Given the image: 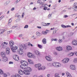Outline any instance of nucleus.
<instances>
[{
  "instance_id": "nucleus-1",
  "label": "nucleus",
  "mask_w": 77,
  "mask_h": 77,
  "mask_svg": "<svg viewBox=\"0 0 77 77\" xmlns=\"http://www.w3.org/2000/svg\"><path fill=\"white\" fill-rule=\"evenodd\" d=\"M35 66L36 68H38V70H44L45 69V67L44 66H41V64L40 63L37 64L35 65Z\"/></svg>"
},
{
  "instance_id": "nucleus-2",
  "label": "nucleus",
  "mask_w": 77,
  "mask_h": 77,
  "mask_svg": "<svg viewBox=\"0 0 77 77\" xmlns=\"http://www.w3.org/2000/svg\"><path fill=\"white\" fill-rule=\"evenodd\" d=\"M19 48L20 50H23V49L25 50L26 49V45H19Z\"/></svg>"
},
{
  "instance_id": "nucleus-3",
  "label": "nucleus",
  "mask_w": 77,
  "mask_h": 77,
  "mask_svg": "<svg viewBox=\"0 0 77 77\" xmlns=\"http://www.w3.org/2000/svg\"><path fill=\"white\" fill-rule=\"evenodd\" d=\"M11 50H12L13 52H15V50L18 49V47L17 46L14 47L13 46L11 47Z\"/></svg>"
},
{
  "instance_id": "nucleus-4",
  "label": "nucleus",
  "mask_w": 77,
  "mask_h": 77,
  "mask_svg": "<svg viewBox=\"0 0 77 77\" xmlns=\"http://www.w3.org/2000/svg\"><path fill=\"white\" fill-rule=\"evenodd\" d=\"M23 73L25 74V75H29L30 74V72L29 71H28L27 70H23Z\"/></svg>"
},
{
  "instance_id": "nucleus-5",
  "label": "nucleus",
  "mask_w": 77,
  "mask_h": 77,
  "mask_svg": "<svg viewBox=\"0 0 77 77\" xmlns=\"http://www.w3.org/2000/svg\"><path fill=\"white\" fill-rule=\"evenodd\" d=\"M20 63H22L23 64L24 66H27L28 65V63L27 62H26L25 61H22L20 62Z\"/></svg>"
},
{
  "instance_id": "nucleus-6",
  "label": "nucleus",
  "mask_w": 77,
  "mask_h": 77,
  "mask_svg": "<svg viewBox=\"0 0 77 77\" xmlns=\"http://www.w3.org/2000/svg\"><path fill=\"white\" fill-rule=\"evenodd\" d=\"M13 59L16 61H18L19 60V57L17 55H14L13 57Z\"/></svg>"
},
{
  "instance_id": "nucleus-7",
  "label": "nucleus",
  "mask_w": 77,
  "mask_h": 77,
  "mask_svg": "<svg viewBox=\"0 0 77 77\" xmlns=\"http://www.w3.org/2000/svg\"><path fill=\"white\" fill-rule=\"evenodd\" d=\"M70 68L72 70H75L76 69V66H75L72 65L70 66Z\"/></svg>"
},
{
  "instance_id": "nucleus-8",
  "label": "nucleus",
  "mask_w": 77,
  "mask_h": 77,
  "mask_svg": "<svg viewBox=\"0 0 77 77\" xmlns=\"http://www.w3.org/2000/svg\"><path fill=\"white\" fill-rule=\"evenodd\" d=\"M69 61V59L68 58H66L63 60V62L64 63H67Z\"/></svg>"
},
{
  "instance_id": "nucleus-9",
  "label": "nucleus",
  "mask_w": 77,
  "mask_h": 77,
  "mask_svg": "<svg viewBox=\"0 0 77 77\" xmlns=\"http://www.w3.org/2000/svg\"><path fill=\"white\" fill-rule=\"evenodd\" d=\"M55 48L56 50H57V51H62V50H63L62 48L60 47H56Z\"/></svg>"
},
{
  "instance_id": "nucleus-10",
  "label": "nucleus",
  "mask_w": 77,
  "mask_h": 77,
  "mask_svg": "<svg viewBox=\"0 0 77 77\" xmlns=\"http://www.w3.org/2000/svg\"><path fill=\"white\" fill-rule=\"evenodd\" d=\"M27 56L29 58H32L33 57V55L30 52H29L27 53Z\"/></svg>"
},
{
  "instance_id": "nucleus-11",
  "label": "nucleus",
  "mask_w": 77,
  "mask_h": 77,
  "mask_svg": "<svg viewBox=\"0 0 77 77\" xmlns=\"http://www.w3.org/2000/svg\"><path fill=\"white\" fill-rule=\"evenodd\" d=\"M17 53L18 54H19L21 55L24 53V52H23V50H20V51L18 50L17 51Z\"/></svg>"
},
{
  "instance_id": "nucleus-12",
  "label": "nucleus",
  "mask_w": 77,
  "mask_h": 77,
  "mask_svg": "<svg viewBox=\"0 0 77 77\" xmlns=\"http://www.w3.org/2000/svg\"><path fill=\"white\" fill-rule=\"evenodd\" d=\"M14 45V43L12 40H11L9 42V45L10 47L13 46V45Z\"/></svg>"
},
{
  "instance_id": "nucleus-13",
  "label": "nucleus",
  "mask_w": 77,
  "mask_h": 77,
  "mask_svg": "<svg viewBox=\"0 0 77 77\" xmlns=\"http://www.w3.org/2000/svg\"><path fill=\"white\" fill-rule=\"evenodd\" d=\"M2 61L4 62H6L8 61V58L6 57H4L2 58Z\"/></svg>"
},
{
  "instance_id": "nucleus-14",
  "label": "nucleus",
  "mask_w": 77,
  "mask_h": 77,
  "mask_svg": "<svg viewBox=\"0 0 77 77\" xmlns=\"http://www.w3.org/2000/svg\"><path fill=\"white\" fill-rule=\"evenodd\" d=\"M66 48L67 50H68V51H69V50H72V47L69 45L67 46Z\"/></svg>"
},
{
  "instance_id": "nucleus-15",
  "label": "nucleus",
  "mask_w": 77,
  "mask_h": 77,
  "mask_svg": "<svg viewBox=\"0 0 77 77\" xmlns=\"http://www.w3.org/2000/svg\"><path fill=\"white\" fill-rule=\"evenodd\" d=\"M25 69H27L26 70H27L28 71H29V72H30L32 71V68H30V67H26Z\"/></svg>"
},
{
  "instance_id": "nucleus-16",
  "label": "nucleus",
  "mask_w": 77,
  "mask_h": 77,
  "mask_svg": "<svg viewBox=\"0 0 77 77\" xmlns=\"http://www.w3.org/2000/svg\"><path fill=\"white\" fill-rule=\"evenodd\" d=\"M12 77H21V76L20 75H19V74L16 73L15 74V75H12Z\"/></svg>"
},
{
  "instance_id": "nucleus-17",
  "label": "nucleus",
  "mask_w": 77,
  "mask_h": 77,
  "mask_svg": "<svg viewBox=\"0 0 77 77\" xmlns=\"http://www.w3.org/2000/svg\"><path fill=\"white\" fill-rule=\"evenodd\" d=\"M34 52L36 54L37 56H39L40 55V53L38 50L34 51Z\"/></svg>"
},
{
  "instance_id": "nucleus-18",
  "label": "nucleus",
  "mask_w": 77,
  "mask_h": 77,
  "mask_svg": "<svg viewBox=\"0 0 77 77\" xmlns=\"http://www.w3.org/2000/svg\"><path fill=\"white\" fill-rule=\"evenodd\" d=\"M46 59L48 61H51L52 59H51L50 57H48V56H46L45 57Z\"/></svg>"
},
{
  "instance_id": "nucleus-19",
  "label": "nucleus",
  "mask_w": 77,
  "mask_h": 77,
  "mask_svg": "<svg viewBox=\"0 0 77 77\" xmlns=\"http://www.w3.org/2000/svg\"><path fill=\"white\" fill-rule=\"evenodd\" d=\"M1 56L2 57H6L5 56V52H1Z\"/></svg>"
},
{
  "instance_id": "nucleus-20",
  "label": "nucleus",
  "mask_w": 77,
  "mask_h": 77,
  "mask_svg": "<svg viewBox=\"0 0 77 77\" xmlns=\"http://www.w3.org/2000/svg\"><path fill=\"white\" fill-rule=\"evenodd\" d=\"M28 61L29 62V63H30V64H31V65H33L34 64V63L32 60H28Z\"/></svg>"
},
{
  "instance_id": "nucleus-21",
  "label": "nucleus",
  "mask_w": 77,
  "mask_h": 77,
  "mask_svg": "<svg viewBox=\"0 0 77 77\" xmlns=\"http://www.w3.org/2000/svg\"><path fill=\"white\" fill-rule=\"evenodd\" d=\"M6 52L7 53H8V54H9L10 53V49H9V48H6Z\"/></svg>"
},
{
  "instance_id": "nucleus-22",
  "label": "nucleus",
  "mask_w": 77,
  "mask_h": 77,
  "mask_svg": "<svg viewBox=\"0 0 77 77\" xmlns=\"http://www.w3.org/2000/svg\"><path fill=\"white\" fill-rule=\"evenodd\" d=\"M61 66V65L60 63L58 62H56V67H60Z\"/></svg>"
},
{
  "instance_id": "nucleus-23",
  "label": "nucleus",
  "mask_w": 77,
  "mask_h": 77,
  "mask_svg": "<svg viewBox=\"0 0 77 77\" xmlns=\"http://www.w3.org/2000/svg\"><path fill=\"white\" fill-rule=\"evenodd\" d=\"M66 74L67 77H72L71 75L68 72H66Z\"/></svg>"
},
{
  "instance_id": "nucleus-24",
  "label": "nucleus",
  "mask_w": 77,
  "mask_h": 77,
  "mask_svg": "<svg viewBox=\"0 0 77 77\" xmlns=\"http://www.w3.org/2000/svg\"><path fill=\"white\" fill-rule=\"evenodd\" d=\"M18 73L20 74V75H23L24 74V72H23V70L22 71L21 70H20L18 72Z\"/></svg>"
},
{
  "instance_id": "nucleus-25",
  "label": "nucleus",
  "mask_w": 77,
  "mask_h": 77,
  "mask_svg": "<svg viewBox=\"0 0 77 77\" xmlns=\"http://www.w3.org/2000/svg\"><path fill=\"white\" fill-rule=\"evenodd\" d=\"M42 42L44 44H45L47 43V42L46 41V38H44L42 40Z\"/></svg>"
},
{
  "instance_id": "nucleus-26",
  "label": "nucleus",
  "mask_w": 77,
  "mask_h": 77,
  "mask_svg": "<svg viewBox=\"0 0 77 77\" xmlns=\"http://www.w3.org/2000/svg\"><path fill=\"white\" fill-rule=\"evenodd\" d=\"M73 55H74V53L70 52L69 54H68V56L69 57H71V56H72Z\"/></svg>"
},
{
  "instance_id": "nucleus-27",
  "label": "nucleus",
  "mask_w": 77,
  "mask_h": 77,
  "mask_svg": "<svg viewBox=\"0 0 77 77\" xmlns=\"http://www.w3.org/2000/svg\"><path fill=\"white\" fill-rule=\"evenodd\" d=\"M21 64H22V65L20 66V68L22 69H25V68L24 67V66L23 65V64L21 63Z\"/></svg>"
},
{
  "instance_id": "nucleus-28",
  "label": "nucleus",
  "mask_w": 77,
  "mask_h": 77,
  "mask_svg": "<svg viewBox=\"0 0 77 77\" xmlns=\"http://www.w3.org/2000/svg\"><path fill=\"white\" fill-rule=\"evenodd\" d=\"M72 44L74 45H77V41H74L72 42Z\"/></svg>"
},
{
  "instance_id": "nucleus-29",
  "label": "nucleus",
  "mask_w": 77,
  "mask_h": 77,
  "mask_svg": "<svg viewBox=\"0 0 77 77\" xmlns=\"http://www.w3.org/2000/svg\"><path fill=\"white\" fill-rule=\"evenodd\" d=\"M45 24L46 25H43V26H48V25H50V23H45Z\"/></svg>"
},
{
  "instance_id": "nucleus-30",
  "label": "nucleus",
  "mask_w": 77,
  "mask_h": 77,
  "mask_svg": "<svg viewBox=\"0 0 77 77\" xmlns=\"http://www.w3.org/2000/svg\"><path fill=\"white\" fill-rule=\"evenodd\" d=\"M36 35L38 36H40V35H41V33H39V32H37L36 33Z\"/></svg>"
},
{
  "instance_id": "nucleus-31",
  "label": "nucleus",
  "mask_w": 77,
  "mask_h": 77,
  "mask_svg": "<svg viewBox=\"0 0 77 77\" xmlns=\"http://www.w3.org/2000/svg\"><path fill=\"white\" fill-rule=\"evenodd\" d=\"M61 26L64 29H65L66 28V26H65L64 25H61Z\"/></svg>"
},
{
  "instance_id": "nucleus-32",
  "label": "nucleus",
  "mask_w": 77,
  "mask_h": 77,
  "mask_svg": "<svg viewBox=\"0 0 77 77\" xmlns=\"http://www.w3.org/2000/svg\"><path fill=\"white\" fill-rule=\"evenodd\" d=\"M53 66L56 67V62H54L52 63Z\"/></svg>"
},
{
  "instance_id": "nucleus-33",
  "label": "nucleus",
  "mask_w": 77,
  "mask_h": 77,
  "mask_svg": "<svg viewBox=\"0 0 77 77\" xmlns=\"http://www.w3.org/2000/svg\"><path fill=\"white\" fill-rule=\"evenodd\" d=\"M10 2V1H7V3H5V5L6 6V5H7L8 4H9V2Z\"/></svg>"
},
{
  "instance_id": "nucleus-34",
  "label": "nucleus",
  "mask_w": 77,
  "mask_h": 77,
  "mask_svg": "<svg viewBox=\"0 0 77 77\" xmlns=\"http://www.w3.org/2000/svg\"><path fill=\"white\" fill-rule=\"evenodd\" d=\"M58 42H59V43H62V42H63L62 39H60L58 40Z\"/></svg>"
},
{
  "instance_id": "nucleus-35",
  "label": "nucleus",
  "mask_w": 77,
  "mask_h": 77,
  "mask_svg": "<svg viewBox=\"0 0 77 77\" xmlns=\"http://www.w3.org/2000/svg\"><path fill=\"white\" fill-rule=\"evenodd\" d=\"M3 74V71L2 69H0V74Z\"/></svg>"
},
{
  "instance_id": "nucleus-36",
  "label": "nucleus",
  "mask_w": 77,
  "mask_h": 77,
  "mask_svg": "<svg viewBox=\"0 0 77 77\" xmlns=\"http://www.w3.org/2000/svg\"><path fill=\"white\" fill-rule=\"evenodd\" d=\"M57 38H52L51 39V41H57Z\"/></svg>"
},
{
  "instance_id": "nucleus-37",
  "label": "nucleus",
  "mask_w": 77,
  "mask_h": 77,
  "mask_svg": "<svg viewBox=\"0 0 77 77\" xmlns=\"http://www.w3.org/2000/svg\"><path fill=\"white\" fill-rule=\"evenodd\" d=\"M74 62H75V63H77V58H75L74 60H73Z\"/></svg>"
},
{
  "instance_id": "nucleus-38",
  "label": "nucleus",
  "mask_w": 77,
  "mask_h": 77,
  "mask_svg": "<svg viewBox=\"0 0 77 77\" xmlns=\"http://www.w3.org/2000/svg\"><path fill=\"white\" fill-rule=\"evenodd\" d=\"M28 27H29V26H28L27 25H25L24 27V29H27Z\"/></svg>"
},
{
  "instance_id": "nucleus-39",
  "label": "nucleus",
  "mask_w": 77,
  "mask_h": 77,
  "mask_svg": "<svg viewBox=\"0 0 77 77\" xmlns=\"http://www.w3.org/2000/svg\"><path fill=\"white\" fill-rule=\"evenodd\" d=\"M73 11L74 12H75V11H77V6H75V8L73 10Z\"/></svg>"
},
{
  "instance_id": "nucleus-40",
  "label": "nucleus",
  "mask_w": 77,
  "mask_h": 77,
  "mask_svg": "<svg viewBox=\"0 0 77 77\" xmlns=\"http://www.w3.org/2000/svg\"><path fill=\"white\" fill-rule=\"evenodd\" d=\"M38 47L40 48H42V46L41 45H40L39 44L38 45Z\"/></svg>"
},
{
  "instance_id": "nucleus-41",
  "label": "nucleus",
  "mask_w": 77,
  "mask_h": 77,
  "mask_svg": "<svg viewBox=\"0 0 77 77\" xmlns=\"http://www.w3.org/2000/svg\"><path fill=\"white\" fill-rule=\"evenodd\" d=\"M51 18V14H49L48 15V18Z\"/></svg>"
},
{
  "instance_id": "nucleus-42",
  "label": "nucleus",
  "mask_w": 77,
  "mask_h": 77,
  "mask_svg": "<svg viewBox=\"0 0 77 77\" xmlns=\"http://www.w3.org/2000/svg\"><path fill=\"white\" fill-rule=\"evenodd\" d=\"M42 35H46V33H45V32L44 31H43L42 32Z\"/></svg>"
},
{
  "instance_id": "nucleus-43",
  "label": "nucleus",
  "mask_w": 77,
  "mask_h": 77,
  "mask_svg": "<svg viewBox=\"0 0 77 77\" xmlns=\"http://www.w3.org/2000/svg\"><path fill=\"white\" fill-rule=\"evenodd\" d=\"M4 17L5 16L3 15L1 17H0V19L2 20V19H3V18H4Z\"/></svg>"
},
{
  "instance_id": "nucleus-44",
  "label": "nucleus",
  "mask_w": 77,
  "mask_h": 77,
  "mask_svg": "<svg viewBox=\"0 0 77 77\" xmlns=\"http://www.w3.org/2000/svg\"><path fill=\"white\" fill-rule=\"evenodd\" d=\"M48 31H50L49 30H48L47 29L46 30L45 32L46 33V35H47V33H48Z\"/></svg>"
},
{
  "instance_id": "nucleus-45",
  "label": "nucleus",
  "mask_w": 77,
  "mask_h": 77,
  "mask_svg": "<svg viewBox=\"0 0 77 77\" xmlns=\"http://www.w3.org/2000/svg\"><path fill=\"white\" fill-rule=\"evenodd\" d=\"M12 31L11 30V31H8L7 32V33L8 34H9L10 33H12Z\"/></svg>"
},
{
  "instance_id": "nucleus-46",
  "label": "nucleus",
  "mask_w": 77,
  "mask_h": 77,
  "mask_svg": "<svg viewBox=\"0 0 77 77\" xmlns=\"http://www.w3.org/2000/svg\"><path fill=\"white\" fill-rule=\"evenodd\" d=\"M20 21V18H18L16 20V22Z\"/></svg>"
},
{
  "instance_id": "nucleus-47",
  "label": "nucleus",
  "mask_w": 77,
  "mask_h": 77,
  "mask_svg": "<svg viewBox=\"0 0 77 77\" xmlns=\"http://www.w3.org/2000/svg\"><path fill=\"white\" fill-rule=\"evenodd\" d=\"M12 22V19H10L9 20V23H8V24H9V23H11Z\"/></svg>"
},
{
  "instance_id": "nucleus-48",
  "label": "nucleus",
  "mask_w": 77,
  "mask_h": 77,
  "mask_svg": "<svg viewBox=\"0 0 77 77\" xmlns=\"http://www.w3.org/2000/svg\"><path fill=\"white\" fill-rule=\"evenodd\" d=\"M76 5H74L73 6V7H72V9H75V6Z\"/></svg>"
},
{
  "instance_id": "nucleus-49",
  "label": "nucleus",
  "mask_w": 77,
  "mask_h": 77,
  "mask_svg": "<svg viewBox=\"0 0 77 77\" xmlns=\"http://www.w3.org/2000/svg\"><path fill=\"white\" fill-rule=\"evenodd\" d=\"M16 27H17V26H13L12 27V29H15V28H16Z\"/></svg>"
},
{
  "instance_id": "nucleus-50",
  "label": "nucleus",
  "mask_w": 77,
  "mask_h": 77,
  "mask_svg": "<svg viewBox=\"0 0 77 77\" xmlns=\"http://www.w3.org/2000/svg\"><path fill=\"white\" fill-rule=\"evenodd\" d=\"M54 55L56 56V55H57V53L56 52H54Z\"/></svg>"
},
{
  "instance_id": "nucleus-51",
  "label": "nucleus",
  "mask_w": 77,
  "mask_h": 77,
  "mask_svg": "<svg viewBox=\"0 0 77 77\" xmlns=\"http://www.w3.org/2000/svg\"><path fill=\"white\" fill-rule=\"evenodd\" d=\"M47 7H45L44 8V10H47Z\"/></svg>"
},
{
  "instance_id": "nucleus-52",
  "label": "nucleus",
  "mask_w": 77,
  "mask_h": 77,
  "mask_svg": "<svg viewBox=\"0 0 77 77\" xmlns=\"http://www.w3.org/2000/svg\"><path fill=\"white\" fill-rule=\"evenodd\" d=\"M41 1H40V0H38V2H37V3H39V4H40V3H41Z\"/></svg>"
},
{
  "instance_id": "nucleus-53",
  "label": "nucleus",
  "mask_w": 77,
  "mask_h": 77,
  "mask_svg": "<svg viewBox=\"0 0 77 77\" xmlns=\"http://www.w3.org/2000/svg\"><path fill=\"white\" fill-rule=\"evenodd\" d=\"M73 34H74V33H73V32H71L70 34V36H72V35H73Z\"/></svg>"
},
{
  "instance_id": "nucleus-54",
  "label": "nucleus",
  "mask_w": 77,
  "mask_h": 77,
  "mask_svg": "<svg viewBox=\"0 0 77 77\" xmlns=\"http://www.w3.org/2000/svg\"><path fill=\"white\" fill-rule=\"evenodd\" d=\"M14 9H15V8H12L11 9V11H14Z\"/></svg>"
},
{
  "instance_id": "nucleus-55",
  "label": "nucleus",
  "mask_w": 77,
  "mask_h": 77,
  "mask_svg": "<svg viewBox=\"0 0 77 77\" xmlns=\"http://www.w3.org/2000/svg\"><path fill=\"white\" fill-rule=\"evenodd\" d=\"M9 64H13V62H12L11 61H10L9 63Z\"/></svg>"
},
{
  "instance_id": "nucleus-56",
  "label": "nucleus",
  "mask_w": 77,
  "mask_h": 77,
  "mask_svg": "<svg viewBox=\"0 0 77 77\" xmlns=\"http://www.w3.org/2000/svg\"><path fill=\"white\" fill-rule=\"evenodd\" d=\"M44 2H40V5H43V4H44Z\"/></svg>"
},
{
  "instance_id": "nucleus-57",
  "label": "nucleus",
  "mask_w": 77,
  "mask_h": 77,
  "mask_svg": "<svg viewBox=\"0 0 77 77\" xmlns=\"http://www.w3.org/2000/svg\"><path fill=\"white\" fill-rule=\"evenodd\" d=\"M19 15H18V13H17L15 15V17H18V16Z\"/></svg>"
},
{
  "instance_id": "nucleus-58",
  "label": "nucleus",
  "mask_w": 77,
  "mask_h": 77,
  "mask_svg": "<svg viewBox=\"0 0 77 77\" xmlns=\"http://www.w3.org/2000/svg\"><path fill=\"white\" fill-rule=\"evenodd\" d=\"M4 77H7V74H6L5 73L4 74Z\"/></svg>"
},
{
  "instance_id": "nucleus-59",
  "label": "nucleus",
  "mask_w": 77,
  "mask_h": 77,
  "mask_svg": "<svg viewBox=\"0 0 77 77\" xmlns=\"http://www.w3.org/2000/svg\"><path fill=\"white\" fill-rule=\"evenodd\" d=\"M1 32H2V33H3V32H5V30H3V29H1Z\"/></svg>"
},
{
  "instance_id": "nucleus-60",
  "label": "nucleus",
  "mask_w": 77,
  "mask_h": 77,
  "mask_svg": "<svg viewBox=\"0 0 77 77\" xmlns=\"http://www.w3.org/2000/svg\"><path fill=\"white\" fill-rule=\"evenodd\" d=\"M68 17V15H65L63 17L64 18H66Z\"/></svg>"
},
{
  "instance_id": "nucleus-61",
  "label": "nucleus",
  "mask_w": 77,
  "mask_h": 77,
  "mask_svg": "<svg viewBox=\"0 0 77 77\" xmlns=\"http://www.w3.org/2000/svg\"><path fill=\"white\" fill-rule=\"evenodd\" d=\"M4 44L5 45H8V43H6L5 42H4Z\"/></svg>"
},
{
  "instance_id": "nucleus-62",
  "label": "nucleus",
  "mask_w": 77,
  "mask_h": 77,
  "mask_svg": "<svg viewBox=\"0 0 77 77\" xmlns=\"http://www.w3.org/2000/svg\"><path fill=\"white\" fill-rule=\"evenodd\" d=\"M17 18H18L19 19L20 18H21V16L20 15H19L18 16Z\"/></svg>"
},
{
  "instance_id": "nucleus-63",
  "label": "nucleus",
  "mask_w": 77,
  "mask_h": 77,
  "mask_svg": "<svg viewBox=\"0 0 77 77\" xmlns=\"http://www.w3.org/2000/svg\"><path fill=\"white\" fill-rule=\"evenodd\" d=\"M47 77H50V75L49 74H47Z\"/></svg>"
},
{
  "instance_id": "nucleus-64",
  "label": "nucleus",
  "mask_w": 77,
  "mask_h": 77,
  "mask_svg": "<svg viewBox=\"0 0 77 77\" xmlns=\"http://www.w3.org/2000/svg\"><path fill=\"white\" fill-rule=\"evenodd\" d=\"M22 34H20L19 35V37H22Z\"/></svg>"
}]
</instances>
